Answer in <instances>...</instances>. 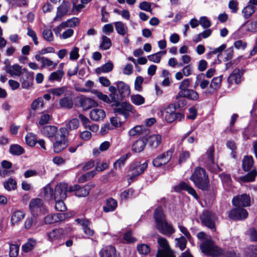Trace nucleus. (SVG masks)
Segmentation results:
<instances>
[{
    "mask_svg": "<svg viewBox=\"0 0 257 257\" xmlns=\"http://www.w3.org/2000/svg\"><path fill=\"white\" fill-rule=\"evenodd\" d=\"M197 237L200 240H203L200 243V247L205 254L215 256L222 253V249L215 245L210 235L201 231L197 233Z\"/></svg>",
    "mask_w": 257,
    "mask_h": 257,
    "instance_id": "obj_1",
    "label": "nucleus"
},
{
    "mask_svg": "<svg viewBox=\"0 0 257 257\" xmlns=\"http://www.w3.org/2000/svg\"><path fill=\"white\" fill-rule=\"evenodd\" d=\"M156 227L159 231L165 235H170L175 232L173 225L166 220V217L161 207H157L154 213Z\"/></svg>",
    "mask_w": 257,
    "mask_h": 257,
    "instance_id": "obj_2",
    "label": "nucleus"
},
{
    "mask_svg": "<svg viewBox=\"0 0 257 257\" xmlns=\"http://www.w3.org/2000/svg\"><path fill=\"white\" fill-rule=\"evenodd\" d=\"M195 186L203 191L209 189V179L206 170L201 167H196L190 177Z\"/></svg>",
    "mask_w": 257,
    "mask_h": 257,
    "instance_id": "obj_3",
    "label": "nucleus"
},
{
    "mask_svg": "<svg viewBox=\"0 0 257 257\" xmlns=\"http://www.w3.org/2000/svg\"><path fill=\"white\" fill-rule=\"evenodd\" d=\"M113 86V103L115 100H123L128 97L131 94L130 86L123 81H119L115 82Z\"/></svg>",
    "mask_w": 257,
    "mask_h": 257,
    "instance_id": "obj_4",
    "label": "nucleus"
},
{
    "mask_svg": "<svg viewBox=\"0 0 257 257\" xmlns=\"http://www.w3.org/2000/svg\"><path fill=\"white\" fill-rule=\"evenodd\" d=\"M55 140L53 145V151L59 153L68 146L67 132L66 129L60 128L59 132L55 136Z\"/></svg>",
    "mask_w": 257,
    "mask_h": 257,
    "instance_id": "obj_5",
    "label": "nucleus"
},
{
    "mask_svg": "<svg viewBox=\"0 0 257 257\" xmlns=\"http://www.w3.org/2000/svg\"><path fill=\"white\" fill-rule=\"evenodd\" d=\"M122 101L115 100L113 103V113L116 115H122L125 120L130 115V112H133L134 107L130 102Z\"/></svg>",
    "mask_w": 257,
    "mask_h": 257,
    "instance_id": "obj_6",
    "label": "nucleus"
},
{
    "mask_svg": "<svg viewBox=\"0 0 257 257\" xmlns=\"http://www.w3.org/2000/svg\"><path fill=\"white\" fill-rule=\"evenodd\" d=\"M159 244L156 257H175L174 251L171 248L167 240L164 237H159Z\"/></svg>",
    "mask_w": 257,
    "mask_h": 257,
    "instance_id": "obj_7",
    "label": "nucleus"
},
{
    "mask_svg": "<svg viewBox=\"0 0 257 257\" xmlns=\"http://www.w3.org/2000/svg\"><path fill=\"white\" fill-rule=\"evenodd\" d=\"M29 209L33 216L44 214L47 212L43 201L40 198L31 200L29 204Z\"/></svg>",
    "mask_w": 257,
    "mask_h": 257,
    "instance_id": "obj_8",
    "label": "nucleus"
},
{
    "mask_svg": "<svg viewBox=\"0 0 257 257\" xmlns=\"http://www.w3.org/2000/svg\"><path fill=\"white\" fill-rule=\"evenodd\" d=\"M148 167L146 162L140 164L139 162H135L130 166V174L128 175V182L131 183L135 178L143 173Z\"/></svg>",
    "mask_w": 257,
    "mask_h": 257,
    "instance_id": "obj_9",
    "label": "nucleus"
},
{
    "mask_svg": "<svg viewBox=\"0 0 257 257\" xmlns=\"http://www.w3.org/2000/svg\"><path fill=\"white\" fill-rule=\"evenodd\" d=\"M200 219L203 225L214 231L215 230V222L216 218L214 213L209 211H204L200 215Z\"/></svg>",
    "mask_w": 257,
    "mask_h": 257,
    "instance_id": "obj_10",
    "label": "nucleus"
},
{
    "mask_svg": "<svg viewBox=\"0 0 257 257\" xmlns=\"http://www.w3.org/2000/svg\"><path fill=\"white\" fill-rule=\"evenodd\" d=\"M94 186L93 184H87L84 187H81L79 185H74L70 186L69 188V192L75 191V194L79 197H84L87 196L90 189Z\"/></svg>",
    "mask_w": 257,
    "mask_h": 257,
    "instance_id": "obj_11",
    "label": "nucleus"
},
{
    "mask_svg": "<svg viewBox=\"0 0 257 257\" xmlns=\"http://www.w3.org/2000/svg\"><path fill=\"white\" fill-rule=\"evenodd\" d=\"M173 153L172 150H168L158 156L153 161V165L157 167L167 164L171 160Z\"/></svg>",
    "mask_w": 257,
    "mask_h": 257,
    "instance_id": "obj_12",
    "label": "nucleus"
},
{
    "mask_svg": "<svg viewBox=\"0 0 257 257\" xmlns=\"http://www.w3.org/2000/svg\"><path fill=\"white\" fill-rule=\"evenodd\" d=\"M34 76L28 69H23V73L20 76V82L23 88L28 89L33 83Z\"/></svg>",
    "mask_w": 257,
    "mask_h": 257,
    "instance_id": "obj_13",
    "label": "nucleus"
},
{
    "mask_svg": "<svg viewBox=\"0 0 257 257\" xmlns=\"http://www.w3.org/2000/svg\"><path fill=\"white\" fill-rule=\"evenodd\" d=\"M69 191L67 184L60 183L57 184L54 190V200L64 199L67 197V193Z\"/></svg>",
    "mask_w": 257,
    "mask_h": 257,
    "instance_id": "obj_14",
    "label": "nucleus"
},
{
    "mask_svg": "<svg viewBox=\"0 0 257 257\" xmlns=\"http://www.w3.org/2000/svg\"><path fill=\"white\" fill-rule=\"evenodd\" d=\"M71 216V213L49 214L44 218V222L46 224H50L64 220Z\"/></svg>",
    "mask_w": 257,
    "mask_h": 257,
    "instance_id": "obj_15",
    "label": "nucleus"
},
{
    "mask_svg": "<svg viewBox=\"0 0 257 257\" xmlns=\"http://www.w3.org/2000/svg\"><path fill=\"white\" fill-rule=\"evenodd\" d=\"M247 216V211L240 207L232 209L228 214V217L233 220H242L246 218Z\"/></svg>",
    "mask_w": 257,
    "mask_h": 257,
    "instance_id": "obj_16",
    "label": "nucleus"
},
{
    "mask_svg": "<svg viewBox=\"0 0 257 257\" xmlns=\"http://www.w3.org/2000/svg\"><path fill=\"white\" fill-rule=\"evenodd\" d=\"M232 202L236 207H247L250 205V198L248 195L243 194L234 197Z\"/></svg>",
    "mask_w": 257,
    "mask_h": 257,
    "instance_id": "obj_17",
    "label": "nucleus"
},
{
    "mask_svg": "<svg viewBox=\"0 0 257 257\" xmlns=\"http://www.w3.org/2000/svg\"><path fill=\"white\" fill-rule=\"evenodd\" d=\"M78 102L80 107L84 110H87L91 107L97 106L98 103L93 99L84 95H81L78 99Z\"/></svg>",
    "mask_w": 257,
    "mask_h": 257,
    "instance_id": "obj_18",
    "label": "nucleus"
},
{
    "mask_svg": "<svg viewBox=\"0 0 257 257\" xmlns=\"http://www.w3.org/2000/svg\"><path fill=\"white\" fill-rule=\"evenodd\" d=\"M174 189L177 192H180L182 190H186L195 198H198V196L195 189L184 182H180L178 185L175 186Z\"/></svg>",
    "mask_w": 257,
    "mask_h": 257,
    "instance_id": "obj_19",
    "label": "nucleus"
},
{
    "mask_svg": "<svg viewBox=\"0 0 257 257\" xmlns=\"http://www.w3.org/2000/svg\"><path fill=\"white\" fill-rule=\"evenodd\" d=\"M180 97H185L191 100H197L199 99V94L195 90L188 89L184 91H179L176 99H178Z\"/></svg>",
    "mask_w": 257,
    "mask_h": 257,
    "instance_id": "obj_20",
    "label": "nucleus"
},
{
    "mask_svg": "<svg viewBox=\"0 0 257 257\" xmlns=\"http://www.w3.org/2000/svg\"><path fill=\"white\" fill-rule=\"evenodd\" d=\"M64 236V231L62 229H54L47 233V239L51 242H55L61 239Z\"/></svg>",
    "mask_w": 257,
    "mask_h": 257,
    "instance_id": "obj_21",
    "label": "nucleus"
},
{
    "mask_svg": "<svg viewBox=\"0 0 257 257\" xmlns=\"http://www.w3.org/2000/svg\"><path fill=\"white\" fill-rule=\"evenodd\" d=\"M40 132L44 136L50 138L55 137V135L59 132V131L56 126L45 125L40 128Z\"/></svg>",
    "mask_w": 257,
    "mask_h": 257,
    "instance_id": "obj_22",
    "label": "nucleus"
},
{
    "mask_svg": "<svg viewBox=\"0 0 257 257\" xmlns=\"http://www.w3.org/2000/svg\"><path fill=\"white\" fill-rule=\"evenodd\" d=\"M5 70L6 72L10 74L12 77L21 76L23 73L22 67L18 64L6 66Z\"/></svg>",
    "mask_w": 257,
    "mask_h": 257,
    "instance_id": "obj_23",
    "label": "nucleus"
},
{
    "mask_svg": "<svg viewBox=\"0 0 257 257\" xmlns=\"http://www.w3.org/2000/svg\"><path fill=\"white\" fill-rule=\"evenodd\" d=\"M146 140L150 147L153 149H156L162 142V137L159 134H154L150 136Z\"/></svg>",
    "mask_w": 257,
    "mask_h": 257,
    "instance_id": "obj_24",
    "label": "nucleus"
},
{
    "mask_svg": "<svg viewBox=\"0 0 257 257\" xmlns=\"http://www.w3.org/2000/svg\"><path fill=\"white\" fill-rule=\"evenodd\" d=\"M222 76L221 75L218 77L213 78L210 84V89L209 90H206L205 91L206 93L211 94L214 91L217 90L221 85V83L222 82Z\"/></svg>",
    "mask_w": 257,
    "mask_h": 257,
    "instance_id": "obj_25",
    "label": "nucleus"
},
{
    "mask_svg": "<svg viewBox=\"0 0 257 257\" xmlns=\"http://www.w3.org/2000/svg\"><path fill=\"white\" fill-rule=\"evenodd\" d=\"M242 74L243 72H241L238 68H235L228 78V83L232 84L234 82L237 84H239L241 81V77Z\"/></svg>",
    "mask_w": 257,
    "mask_h": 257,
    "instance_id": "obj_26",
    "label": "nucleus"
},
{
    "mask_svg": "<svg viewBox=\"0 0 257 257\" xmlns=\"http://www.w3.org/2000/svg\"><path fill=\"white\" fill-rule=\"evenodd\" d=\"M68 12V7L65 3L62 4L58 7L56 15L53 19V22L60 21L62 18L65 16Z\"/></svg>",
    "mask_w": 257,
    "mask_h": 257,
    "instance_id": "obj_27",
    "label": "nucleus"
},
{
    "mask_svg": "<svg viewBox=\"0 0 257 257\" xmlns=\"http://www.w3.org/2000/svg\"><path fill=\"white\" fill-rule=\"evenodd\" d=\"M105 116L104 111L101 109L94 108L90 112V117L91 119L98 121L102 119Z\"/></svg>",
    "mask_w": 257,
    "mask_h": 257,
    "instance_id": "obj_28",
    "label": "nucleus"
},
{
    "mask_svg": "<svg viewBox=\"0 0 257 257\" xmlns=\"http://www.w3.org/2000/svg\"><path fill=\"white\" fill-rule=\"evenodd\" d=\"M214 149L213 147H210L206 152V154L203 157L202 159L204 163L207 166H211L214 164Z\"/></svg>",
    "mask_w": 257,
    "mask_h": 257,
    "instance_id": "obj_29",
    "label": "nucleus"
},
{
    "mask_svg": "<svg viewBox=\"0 0 257 257\" xmlns=\"http://www.w3.org/2000/svg\"><path fill=\"white\" fill-rule=\"evenodd\" d=\"M64 71L62 70H58L52 72L48 77V80L50 82H60L64 75Z\"/></svg>",
    "mask_w": 257,
    "mask_h": 257,
    "instance_id": "obj_30",
    "label": "nucleus"
},
{
    "mask_svg": "<svg viewBox=\"0 0 257 257\" xmlns=\"http://www.w3.org/2000/svg\"><path fill=\"white\" fill-rule=\"evenodd\" d=\"M49 92L53 95L56 97H59L64 94H69L70 91L68 90V87L63 86L60 87L50 89L49 90Z\"/></svg>",
    "mask_w": 257,
    "mask_h": 257,
    "instance_id": "obj_31",
    "label": "nucleus"
},
{
    "mask_svg": "<svg viewBox=\"0 0 257 257\" xmlns=\"http://www.w3.org/2000/svg\"><path fill=\"white\" fill-rule=\"evenodd\" d=\"M147 143L146 139H141L136 141L132 146V150L135 152L140 153L144 150Z\"/></svg>",
    "mask_w": 257,
    "mask_h": 257,
    "instance_id": "obj_32",
    "label": "nucleus"
},
{
    "mask_svg": "<svg viewBox=\"0 0 257 257\" xmlns=\"http://www.w3.org/2000/svg\"><path fill=\"white\" fill-rule=\"evenodd\" d=\"M25 216V213L22 210H16L12 214L11 219L12 224L14 225L20 221Z\"/></svg>",
    "mask_w": 257,
    "mask_h": 257,
    "instance_id": "obj_33",
    "label": "nucleus"
},
{
    "mask_svg": "<svg viewBox=\"0 0 257 257\" xmlns=\"http://www.w3.org/2000/svg\"><path fill=\"white\" fill-rule=\"evenodd\" d=\"M256 10V9L254 6L248 3L242 10L243 17L245 19H249Z\"/></svg>",
    "mask_w": 257,
    "mask_h": 257,
    "instance_id": "obj_34",
    "label": "nucleus"
},
{
    "mask_svg": "<svg viewBox=\"0 0 257 257\" xmlns=\"http://www.w3.org/2000/svg\"><path fill=\"white\" fill-rule=\"evenodd\" d=\"M253 159L252 156H245L242 160V168L245 171H249L253 166Z\"/></svg>",
    "mask_w": 257,
    "mask_h": 257,
    "instance_id": "obj_35",
    "label": "nucleus"
},
{
    "mask_svg": "<svg viewBox=\"0 0 257 257\" xmlns=\"http://www.w3.org/2000/svg\"><path fill=\"white\" fill-rule=\"evenodd\" d=\"M59 104L61 107L66 109H70L73 105L72 98L68 96L60 99Z\"/></svg>",
    "mask_w": 257,
    "mask_h": 257,
    "instance_id": "obj_36",
    "label": "nucleus"
},
{
    "mask_svg": "<svg viewBox=\"0 0 257 257\" xmlns=\"http://www.w3.org/2000/svg\"><path fill=\"white\" fill-rule=\"evenodd\" d=\"M165 117L166 120L168 122H172L175 120L179 121L184 118V116L180 112L177 113H165Z\"/></svg>",
    "mask_w": 257,
    "mask_h": 257,
    "instance_id": "obj_37",
    "label": "nucleus"
},
{
    "mask_svg": "<svg viewBox=\"0 0 257 257\" xmlns=\"http://www.w3.org/2000/svg\"><path fill=\"white\" fill-rule=\"evenodd\" d=\"M17 181L12 178H9L4 182V187L8 191L15 190L17 189Z\"/></svg>",
    "mask_w": 257,
    "mask_h": 257,
    "instance_id": "obj_38",
    "label": "nucleus"
},
{
    "mask_svg": "<svg viewBox=\"0 0 257 257\" xmlns=\"http://www.w3.org/2000/svg\"><path fill=\"white\" fill-rule=\"evenodd\" d=\"M43 193L44 197L46 200H54V191L50 184H48L44 188Z\"/></svg>",
    "mask_w": 257,
    "mask_h": 257,
    "instance_id": "obj_39",
    "label": "nucleus"
},
{
    "mask_svg": "<svg viewBox=\"0 0 257 257\" xmlns=\"http://www.w3.org/2000/svg\"><path fill=\"white\" fill-rule=\"evenodd\" d=\"M130 155L128 154H125L118 159H117L114 163H113V169H118L121 170L122 167H123L124 165L125 161L128 158Z\"/></svg>",
    "mask_w": 257,
    "mask_h": 257,
    "instance_id": "obj_40",
    "label": "nucleus"
},
{
    "mask_svg": "<svg viewBox=\"0 0 257 257\" xmlns=\"http://www.w3.org/2000/svg\"><path fill=\"white\" fill-rule=\"evenodd\" d=\"M146 131V128L144 125H136L130 130L128 135L131 137H134L143 134Z\"/></svg>",
    "mask_w": 257,
    "mask_h": 257,
    "instance_id": "obj_41",
    "label": "nucleus"
},
{
    "mask_svg": "<svg viewBox=\"0 0 257 257\" xmlns=\"http://www.w3.org/2000/svg\"><path fill=\"white\" fill-rule=\"evenodd\" d=\"M79 125V120L77 118H73L68 121L66 124V127H62V128L66 129L68 134V131L76 130L78 128Z\"/></svg>",
    "mask_w": 257,
    "mask_h": 257,
    "instance_id": "obj_42",
    "label": "nucleus"
},
{
    "mask_svg": "<svg viewBox=\"0 0 257 257\" xmlns=\"http://www.w3.org/2000/svg\"><path fill=\"white\" fill-rule=\"evenodd\" d=\"M115 28L117 33L121 36H124L127 32V28L125 24L121 22H116L114 23Z\"/></svg>",
    "mask_w": 257,
    "mask_h": 257,
    "instance_id": "obj_43",
    "label": "nucleus"
},
{
    "mask_svg": "<svg viewBox=\"0 0 257 257\" xmlns=\"http://www.w3.org/2000/svg\"><path fill=\"white\" fill-rule=\"evenodd\" d=\"M10 152L13 155L20 156L24 154V149L18 144H13L10 147Z\"/></svg>",
    "mask_w": 257,
    "mask_h": 257,
    "instance_id": "obj_44",
    "label": "nucleus"
},
{
    "mask_svg": "<svg viewBox=\"0 0 257 257\" xmlns=\"http://www.w3.org/2000/svg\"><path fill=\"white\" fill-rule=\"evenodd\" d=\"M110 146V142L105 141L102 143L99 146V149L95 148L93 150L92 153L94 156H98L100 152H104L106 151Z\"/></svg>",
    "mask_w": 257,
    "mask_h": 257,
    "instance_id": "obj_45",
    "label": "nucleus"
},
{
    "mask_svg": "<svg viewBox=\"0 0 257 257\" xmlns=\"http://www.w3.org/2000/svg\"><path fill=\"white\" fill-rule=\"evenodd\" d=\"M244 257H257V245L248 246L245 250Z\"/></svg>",
    "mask_w": 257,
    "mask_h": 257,
    "instance_id": "obj_46",
    "label": "nucleus"
},
{
    "mask_svg": "<svg viewBox=\"0 0 257 257\" xmlns=\"http://www.w3.org/2000/svg\"><path fill=\"white\" fill-rule=\"evenodd\" d=\"M112 69V64L111 63H106L101 67L95 69V72L97 74H100L102 73H107Z\"/></svg>",
    "mask_w": 257,
    "mask_h": 257,
    "instance_id": "obj_47",
    "label": "nucleus"
},
{
    "mask_svg": "<svg viewBox=\"0 0 257 257\" xmlns=\"http://www.w3.org/2000/svg\"><path fill=\"white\" fill-rule=\"evenodd\" d=\"M52 119V116L46 113V112H42L39 119V124L40 125H44L50 122V120Z\"/></svg>",
    "mask_w": 257,
    "mask_h": 257,
    "instance_id": "obj_48",
    "label": "nucleus"
},
{
    "mask_svg": "<svg viewBox=\"0 0 257 257\" xmlns=\"http://www.w3.org/2000/svg\"><path fill=\"white\" fill-rule=\"evenodd\" d=\"M132 102L136 105H141L145 102V98L140 94H133L131 96Z\"/></svg>",
    "mask_w": 257,
    "mask_h": 257,
    "instance_id": "obj_49",
    "label": "nucleus"
},
{
    "mask_svg": "<svg viewBox=\"0 0 257 257\" xmlns=\"http://www.w3.org/2000/svg\"><path fill=\"white\" fill-rule=\"evenodd\" d=\"M62 23L65 28H73L79 24L80 21L78 18L73 17Z\"/></svg>",
    "mask_w": 257,
    "mask_h": 257,
    "instance_id": "obj_50",
    "label": "nucleus"
},
{
    "mask_svg": "<svg viewBox=\"0 0 257 257\" xmlns=\"http://www.w3.org/2000/svg\"><path fill=\"white\" fill-rule=\"evenodd\" d=\"M57 62H54L53 61L51 60L50 59L45 57L43 61H42V63L41 65V68H46V67H50V70H53L56 69L57 66Z\"/></svg>",
    "mask_w": 257,
    "mask_h": 257,
    "instance_id": "obj_51",
    "label": "nucleus"
},
{
    "mask_svg": "<svg viewBox=\"0 0 257 257\" xmlns=\"http://www.w3.org/2000/svg\"><path fill=\"white\" fill-rule=\"evenodd\" d=\"M219 177L224 187H227L231 185L232 181L229 174L222 173L219 174Z\"/></svg>",
    "mask_w": 257,
    "mask_h": 257,
    "instance_id": "obj_52",
    "label": "nucleus"
},
{
    "mask_svg": "<svg viewBox=\"0 0 257 257\" xmlns=\"http://www.w3.org/2000/svg\"><path fill=\"white\" fill-rule=\"evenodd\" d=\"M31 108L33 110L43 108L44 107V101L42 97H38L35 99L31 104Z\"/></svg>",
    "mask_w": 257,
    "mask_h": 257,
    "instance_id": "obj_53",
    "label": "nucleus"
},
{
    "mask_svg": "<svg viewBox=\"0 0 257 257\" xmlns=\"http://www.w3.org/2000/svg\"><path fill=\"white\" fill-rule=\"evenodd\" d=\"M111 45V41L109 38L106 36H102L101 37V42L99 47L102 50H107L110 48Z\"/></svg>",
    "mask_w": 257,
    "mask_h": 257,
    "instance_id": "obj_54",
    "label": "nucleus"
},
{
    "mask_svg": "<svg viewBox=\"0 0 257 257\" xmlns=\"http://www.w3.org/2000/svg\"><path fill=\"white\" fill-rule=\"evenodd\" d=\"M257 175V172L255 170H252L248 173L245 176L241 178V180L244 182H252Z\"/></svg>",
    "mask_w": 257,
    "mask_h": 257,
    "instance_id": "obj_55",
    "label": "nucleus"
},
{
    "mask_svg": "<svg viewBox=\"0 0 257 257\" xmlns=\"http://www.w3.org/2000/svg\"><path fill=\"white\" fill-rule=\"evenodd\" d=\"M91 93L95 94L100 100H101L105 102H110L109 97L106 95L103 94L98 90L93 89L91 91Z\"/></svg>",
    "mask_w": 257,
    "mask_h": 257,
    "instance_id": "obj_56",
    "label": "nucleus"
},
{
    "mask_svg": "<svg viewBox=\"0 0 257 257\" xmlns=\"http://www.w3.org/2000/svg\"><path fill=\"white\" fill-rule=\"evenodd\" d=\"M10 245L9 255L10 257H17L19 253V245L8 243Z\"/></svg>",
    "mask_w": 257,
    "mask_h": 257,
    "instance_id": "obj_57",
    "label": "nucleus"
},
{
    "mask_svg": "<svg viewBox=\"0 0 257 257\" xmlns=\"http://www.w3.org/2000/svg\"><path fill=\"white\" fill-rule=\"evenodd\" d=\"M112 247L107 246L103 247L99 252L100 257H112Z\"/></svg>",
    "mask_w": 257,
    "mask_h": 257,
    "instance_id": "obj_58",
    "label": "nucleus"
},
{
    "mask_svg": "<svg viewBox=\"0 0 257 257\" xmlns=\"http://www.w3.org/2000/svg\"><path fill=\"white\" fill-rule=\"evenodd\" d=\"M137 250L139 253L146 255L151 250L150 246L146 244H140L137 246Z\"/></svg>",
    "mask_w": 257,
    "mask_h": 257,
    "instance_id": "obj_59",
    "label": "nucleus"
},
{
    "mask_svg": "<svg viewBox=\"0 0 257 257\" xmlns=\"http://www.w3.org/2000/svg\"><path fill=\"white\" fill-rule=\"evenodd\" d=\"M85 86L86 88H81L80 89H76V90L79 92H90L91 93V91L93 90L91 89V88L93 87L94 86V82L91 80H87L85 83Z\"/></svg>",
    "mask_w": 257,
    "mask_h": 257,
    "instance_id": "obj_60",
    "label": "nucleus"
},
{
    "mask_svg": "<svg viewBox=\"0 0 257 257\" xmlns=\"http://www.w3.org/2000/svg\"><path fill=\"white\" fill-rule=\"evenodd\" d=\"M175 241H176V245L179 247L181 250H184L186 248L187 240L184 236H181L179 238H175Z\"/></svg>",
    "mask_w": 257,
    "mask_h": 257,
    "instance_id": "obj_61",
    "label": "nucleus"
},
{
    "mask_svg": "<svg viewBox=\"0 0 257 257\" xmlns=\"http://www.w3.org/2000/svg\"><path fill=\"white\" fill-rule=\"evenodd\" d=\"M25 140L27 144L30 147H34L37 143L35 136L31 133L26 136Z\"/></svg>",
    "mask_w": 257,
    "mask_h": 257,
    "instance_id": "obj_62",
    "label": "nucleus"
},
{
    "mask_svg": "<svg viewBox=\"0 0 257 257\" xmlns=\"http://www.w3.org/2000/svg\"><path fill=\"white\" fill-rule=\"evenodd\" d=\"M42 35L43 37L45 40L48 42H52L53 41L54 37L53 33L50 29L44 30L42 33Z\"/></svg>",
    "mask_w": 257,
    "mask_h": 257,
    "instance_id": "obj_63",
    "label": "nucleus"
},
{
    "mask_svg": "<svg viewBox=\"0 0 257 257\" xmlns=\"http://www.w3.org/2000/svg\"><path fill=\"white\" fill-rule=\"evenodd\" d=\"M246 31L251 33L257 32V19L247 24Z\"/></svg>",
    "mask_w": 257,
    "mask_h": 257,
    "instance_id": "obj_64",
    "label": "nucleus"
}]
</instances>
